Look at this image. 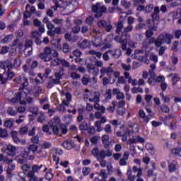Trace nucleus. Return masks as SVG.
<instances>
[{"label":"nucleus","mask_w":181,"mask_h":181,"mask_svg":"<svg viewBox=\"0 0 181 181\" xmlns=\"http://www.w3.org/2000/svg\"><path fill=\"white\" fill-rule=\"evenodd\" d=\"M16 83L18 84H21L23 88H20L19 92L15 95L13 92L8 91L6 93V97L8 99L11 103H20V104H26V102H22V98H25L26 97V92L23 90H26L25 87H28L29 86V81L28 78L25 76V75H21L19 77L15 79ZM10 95V97H8Z\"/></svg>","instance_id":"f257e3e1"},{"label":"nucleus","mask_w":181,"mask_h":181,"mask_svg":"<svg viewBox=\"0 0 181 181\" xmlns=\"http://www.w3.org/2000/svg\"><path fill=\"white\" fill-rule=\"evenodd\" d=\"M13 69V64L11 59L0 62V81L1 84H5L8 80H11L15 77V73L11 71Z\"/></svg>","instance_id":"f03ea898"},{"label":"nucleus","mask_w":181,"mask_h":181,"mask_svg":"<svg viewBox=\"0 0 181 181\" xmlns=\"http://www.w3.org/2000/svg\"><path fill=\"white\" fill-rule=\"evenodd\" d=\"M132 29H134V26L129 25L124 28V31L122 33L121 36L117 35L114 38L115 42L121 43L122 50H125L127 49L128 40L131 39V35L128 34V32H132Z\"/></svg>","instance_id":"7ed1b4c3"},{"label":"nucleus","mask_w":181,"mask_h":181,"mask_svg":"<svg viewBox=\"0 0 181 181\" xmlns=\"http://www.w3.org/2000/svg\"><path fill=\"white\" fill-rule=\"evenodd\" d=\"M91 153L97 160H101L105 158H111V156H112V150L107 148L106 150L102 149L100 151L98 147H95L92 149Z\"/></svg>","instance_id":"20e7f679"},{"label":"nucleus","mask_w":181,"mask_h":181,"mask_svg":"<svg viewBox=\"0 0 181 181\" xmlns=\"http://www.w3.org/2000/svg\"><path fill=\"white\" fill-rule=\"evenodd\" d=\"M173 37V35L172 34L165 33H160L156 39V47H160L163 43L170 45Z\"/></svg>","instance_id":"39448f33"},{"label":"nucleus","mask_w":181,"mask_h":181,"mask_svg":"<svg viewBox=\"0 0 181 181\" xmlns=\"http://www.w3.org/2000/svg\"><path fill=\"white\" fill-rule=\"evenodd\" d=\"M100 71L101 75L99 76V78H103L106 74L110 78H113V83H115V78L119 77V71H114V69L111 66H108L107 68L102 67Z\"/></svg>","instance_id":"423d86ee"},{"label":"nucleus","mask_w":181,"mask_h":181,"mask_svg":"<svg viewBox=\"0 0 181 181\" xmlns=\"http://www.w3.org/2000/svg\"><path fill=\"white\" fill-rule=\"evenodd\" d=\"M85 92L86 93L84 94V100H88L90 103H100V92L95 91L94 93L90 92L88 89H86Z\"/></svg>","instance_id":"0eeeda50"},{"label":"nucleus","mask_w":181,"mask_h":181,"mask_svg":"<svg viewBox=\"0 0 181 181\" xmlns=\"http://www.w3.org/2000/svg\"><path fill=\"white\" fill-rule=\"evenodd\" d=\"M153 43L156 46V39L154 37L144 39L142 42L143 49H144L145 52L153 50V46H152Z\"/></svg>","instance_id":"6e6552de"},{"label":"nucleus","mask_w":181,"mask_h":181,"mask_svg":"<svg viewBox=\"0 0 181 181\" xmlns=\"http://www.w3.org/2000/svg\"><path fill=\"white\" fill-rule=\"evenodd\" d=\"M151 69L148 71V73L151 76V78L156 81V83H164L165 82V76H155V70L156 69V65L155 64L150 65Z\"/></svg>","instance_id":"1a4fd4ad"},{"label":"nucleus","mask_w":181,"mask_h":181,"mask_svg":"<svg viewBox=\"0 0 181 181\" xmlns=\"http://www.w3.org/2000/svg\"><path fill=\"white\" fill-rule=\"evenodd\" d=\"M52 54V48L49 47H46L44 49V52L40 54V59L41 60H44V62H50L52 60V57H49Z\"/></svg>","instance_id":"9d476101"},{"label":"nucleus","mask_w":181,"mask_h":181,"mask_svg":"<svg viewBox=\"0 0 181 181\" xmlns=\"http://www.w3.org/2000/svg\"><path fill=\"white\" fill-rule=\"evenodd\" d=\"M1 151L6 153L8 156H15L16 155V147L12 144H9L2 148Z\"/></svg>","instance_id":"9b49d317"},{"label":"nucleus","mask_w":181,"mask_h":181,"mask_svg":"<svg viewBox=\"0 0 181 181\" xmlns=\"http://www.w3.org/2000/svg\"><path fill=\"white\" fill-rule=\"evenodd\" d=\"M52 151L54 152L52 154L53 160L56 162L55 165H59V162H60V158L59 156L63 155V151L56 148H53Z\"/></svg>","instance_id":"f8f14e48"},{"label":"nucleus","mask_w":181,"mask_h":181,"mask_svg":"<svg viewBox=\"0 0 181 181\" xmlns=\"http://www.w3.org/2000/svg\"><path fill=\"white\" fill-rule=\"evenodd\" d=\"M92 11L96 13L95 15V18H100V16L103 15V12H105V11H107V8H105V6L99 7L98 6H93L92 7Z\"/></svg>","instance_id":"ddd939ff"},{"label":"nucleus","mask_w":181,"mask_h":181,"mask_svg":"<svg viewBox=\"0 0 181 181\" xmlns=\"http://www.w3.org/2000/svg\"><path fill=\"white\" fill-rule=\"evenodd\" d=\"M88 71L89 73H92L94 77H97L100 74V69L98 67L95 66V65L93 64H87Z\"/></svg>","instance_id":"4468645a"},{"label":"nucleus","mask_w":181,"mask_h":181,"mask_svg":"<svg viewBox=\"0 0 181 181\" xmlns=\"http://www.w3.org/2000/svg\"><path fill=\"white\" fill-rule=\"evenodd\" d=\"M109 51L112 59H119L122 56V52L120 49H109Z\"/></svg>","instance_id":"2eb2a0df"},{"label":"nucleus","mask_w":181,"mask_h":181,"mask_svg":"<svg viewBox=\"0 0 181 181\" xmlns=\"http://www.w3.org/2000/svg\"><path fill=\"white\" fill-rule=\"evenodd\" d=\"M112 94L116 95L117 100H124L125 98V95H124V93L121 92L119 88H114L112 90Z\"/></svg>","instance_id":"dca6fc26"},{"label":"nucleus","mask_w":181,"mask_h":181,"mask_svg":"<svg viewBox=\"0 0 181 181\" xmlns=\"http://www.w3.org/2000/svg\"><path fill=\"white\" fill-rule=\"evenodd\" d=\"M158 28L156 26L153 25L148 27V29L146 31V36L147 39H152V36H153V32H156Z\"/></svg>","instance_id":"f3484780"},{"label":"nucleus","mask_w":181,"mask_h":181,"mask_svg":"<svg viewBox=\"0 0 181 181\" xmlns=\"http://www.w3.org/2000/svg\"><path fill=\"white\" fill-rule=\"evenodd\" d=\"M117 105V112L119 115H124V114H125V109H124V107H125V100L119 102Z\"/></svg>","instance_id":"a211bd4d"},{"label":"nucleus","mask_w":181,"mask_h":181,"mask_svg":"<svg viewBox=\"0 0 181 181\" xmlns=\"http://www.w3.org/2000/svg\"><path fill=\"white\" fill-rule=\"evenodd\" d=\"M176 170H177V161L173 160L168 165V172L173 173V172H176Z\"/></svg>","instance_id":"6ab92c4d"},{"label":"nucleus","mask_w":181,"mask_h":181,"mask_svg":"<svg viewBox=\"0 0 181 181\" xmlns=\"http://www.w3.org/2000/svg\"><path fill=\"white\" fill-rule=\"evenodd\" d=\"M64 95L66 99L62 101V105L68 107L71 101V94L70 93H66Z\"/></svg>","instance_id":"aec40b11"},{"label":"nucleus","mask_w":181,"mask_h":181,"mask_svg":"<svg viewBox=\"0 0 181 181\" xmlns=\"http://www.w3.org/2000/svg\"><path fill=\"white\" fill-rule=\"evenodd\" d=\"M78 46L81 49H90L91 47V43H90V40H83L82 42H79Z\"/></svg>","instance_id":"412c9836"},{"label":"nucleus","mask_w":181,"mask_h":181,"mask_svg":"<svg viewBox=\"0 0 181 181\" xmlns=\"http://www.w3.org/2000/svg\"><path fill=\"white\" fill-rule=\"evenodd\" d=\"M139 117H140V118H141L144 122H146V124H148V122L150 121L149 117L145 115V111L143 110L139 111Z\"/></svg>","instance_id":"4be33fe9"},{"label":"nucleus","mask_w":181,"mask_h":181,"mask_svg":"<svg viewBox=\"0 0 181 181\" xmlns=\"http://www.w3.org/2000/svg\"><path fill=\"white\" fill-rule=\"evenodd\" d=\"M16 168V167L15 165V163H10L9 164H8V168L6 170L7 175H8V176H12V172L15 170Z\"/></svg>","instance_id":"5701e85b"},{"label":"nucleus","mask_w":181,"mask_h":181,"mask_svg":"<svg viewBox=\"0 0 181 181\" xmlns=\"http://www.w3.org/2000/svg\"><path fill=\"white\" fill-rule=\"evenodd\" d=\"M102 142L105 148H108V144H110V136L107 134H104L102 136Z\"/></svg>","instance_id":"b1692460"},{"label":"nucleus","mask_w":181,"mask_h":181,"mask_svg":"<svg viewBox=\"0 0 181 181\" xmlns=\"http://www.w3.org/2000/svg\"><path fill=\"white\" fill-rule=\"evenodd\" d=\"M27 177H28L29 181H37L38 180V178L36 176V174H35L32 171H28V173L27 174Z\"/></svg>","instance_id":"393cba45"},{"label":"nucleus","mask_w":181,"mask_h":181,"mask_svg":"<svg viewBox=\"0 0 181 181\" xmlns=\"http://www.w3.org/2000/svg\"><path fill=\"white\" fill-rule=\"evenodd\" d=\"M114 9L115 11H117V12H119V13H122V15H131L132 13L131 12V11H129L128 13L124 12L122 11V8H121L120 7H114L112 9H110V12H114Z\"/></svg>","instance_id":"a878e982"},{"label":"nucleus","mask_w":181,"mask_h":181,"mask_svg":"<svg viewBox=\"0 0 181 181\" xmlns=\"http://www.w3.org/2000/svg\"><path fill=\"white\" fill-rule=\"evenodd\" d=\"M62 146L64 149H67V151H70V149L73 148V142L65 141L62 143Z\"/></svg>","instance_id":"bb28decb"},{"label":"nucleus","mask_w":181,"mask_h":181,"mask_svg":"<svg viewBox=\"0 0 181 181\" xmlns=\"http://www.w3.org/2000/svg\"><path fill=\"white\" fill-rule=\"evenodd\" d=\"M13 39V35L11 34L8 35H6L5 37L1 40V43H3V45H5V43H9V42H12Z\"/></svg>","instance_id":"cd10ccee"},{"label":"nucleus","mask_w":181,"mask_h":181,"mask_svg":"<svg viewBox=\"0 0 181 181\" xmlns=\"http://www.w3.org/2000/svg\"><path fill=\"white\" fill-rule=\"evenodd\" d=\"M42 168H43V165H33L32 166V170H30L29 172H33L34 174L39 173V171Z\"/></svg>","instance_id":"c85d7f7f"},{"label":"nucleus","mask_w":181,"mask_h":181,"mask_svg":"<svg viewBox=\"0 0 181 181\" xmlns=\"http://www.w3.org/2000/svg\"><path fill=\"white\" fill-rule=\"evenodd\" d=\"M127 179L129 181H135V179H136V176L132 175V171L131 169L127 170Z\"/></svg>","instance_id":"c756f323"},{"label":"nucleus","mask_w":181,"mask_h":181,"mask_svg":"<svg viewBox=\"0 0 181 181\" xmlns=\"http://www.w3.org/2000/svg\"><path fill=\"white\" fill-rule=\"evenodd\" d=\"M94 110H96V111H100L102 112H105V107L103 105H100L98 103H95L93 106Z\"/></svg>","instance_id":"7c9ffc66"},{"label":"nucleus","mask_w":181,"mask_h":181,"mask_svg":"<svg viewBox=\"0 0 181 181\" xmlns=\"http://www.w3.org/2000/svg\"><path fill=\"white\" fill-rule=\"evenodd\" d=\"M50 66L51 67H56V66H59V64H60V59H52L51 57V60H50Z\"/></svg>","instance_id":"2f4dec72"},{"label":"nucleus","mask_w":181,"mask_h":181,"mask_svg":"<svg viewBox=\"0 0 181 181\" xmlns=\"http://www.w3.org/2000/svg\"><path fill=\"white\" fill-rule=\"evenodd\" d=\"M171 153L175 156H180L181 158V147H177L171 150Z\"/></svg>","instance_id":"473e14b6"},{"label":"nucleus","mask_w":181,"mask_h":181,"mask_svg":"<svg viewBox=\"0 0 181 181\" xmlns=\"http://www.w3.org/2000/svg\"><path fill=\"white\" fill-rule=\"evenodd\" d=\"M89 54H90L91 56H95L96 57H98V59H101V56H103V54L100 52H96L95 50H90L88 52Z\"/></svg>","instance_id":"72a5a7b5"},{"label":"nucleus","mask_w":181,"mask_h":181,"mask_svg":"<svg viewBox=\"0 0 181 181\" xmlns=\"http://www.w3.org/2000/svg\"><path fill=\"white\" fill-rule=\"evenodd\" d=\"M124 29V23L122 21H119L117 23V29H116V33L117 35H119L121 33V30Z\"/></svg>","instance_id":"f704fd0d"},{"label":"nucleus","mask_w":181,"mask_h":181,"mask_svg":"<svg viewBox=\"0 0 181 181\" xmlns=\"http://www.w3.org/2000/svg\"><path fill=\"white\" fill-rule=\"evenodd\" d=\"M117 104L118 103L117 101H112V106H108L107 107V111H108V112H112L113 111L115 110V107H117Z\"/></svg>","instance_id":"c9c22d12"},{"label":"nucleus","mask_w":181,"mask_h":181,"mask_svg":"<svg viewBox=\"0 0 181 181\" xmlns=\"http://www.w3.org/2000/svg\"><path fill=\"white\" fill-rule=\"evenodd\" d=\"M128 135H131V131H129V129H127L124 134L122 136V141H123V142L128 141Z\"/></svg>","instance_id":"e433bc0d"},{"label":"nucleus","mask_w":181,"mask_h":181,"mask_svg":"<svg viewBox=\"0 0 181 181\" xmlns=\"http://www.w3.org/2000/svg\"><path fill=\"white\" fill-rule=\"evenodd\" d=\"M45 119H46V117H45V113L42 112H40L37 118L38 122L43 124Z\"/></svg>","instance_id":"4c0bfd02"},{"label":"nucleus","mask_w":181,"mask_h":181,"mask_svg":"<svg viewBox=\"0 0 181 181\" xmlns=\"http://www.w3.org/2000/svg\"><path fill=\"white\" fill-rule=\"evenodd\" d=\"M146 28V24L141 23L135 26V30L139 32L140 30H142V29H145Z\"/></svg>","instance_id":"58836bf2"},{"label":"nucleus","mask_w":181,"mask_h":181,"mask_svg":"<svg viewBox=\"0 0 181 181\" xmlns=\"http://www.w3.org/2000/svg\"><path fill=\"white\" fill-rule=\"evenodd\" d=\"M121 67L123 70H124V71H129V70H131V69H132V66H131V64H127L125 63H122L121 64Z\"/></svg>","instance_id":"ea45409f"},{"label":"nucleus","mask_w":181,"mask_h":181,"mask_svg":"<svg viewBox=\"0 0 181 181\" xmlns=\"http://www.w3.org/2000/svg\"><path fill=\"white\" fill-rule=\"evenodd\" d=\"M102 124L103 123L99 122V120L95 122V127L96 128V131H98V132H101V131H103V127H101Z\"/></svg>","instance_id":"a19ab883"},{"label":"nucleus","mask_w":181,"mask_h":181,"mask_svg":"<svg viewBox=\"0 0 181 181\" xmlns=\"http://www.w3.org/2000/svg\"><path fill=\"white\" fill-rule=\"evenodd\" d=\"M79 129L81 131H87L88 129V124L87 122H83L79 125Z\"/></svg>","instance_id":"79ce46f5"},{"label":"nucleus","mask_w":181,"mask_h":181,"mask_svg":"<svg viewBox=\"0 0 181 181\" xmlns=\"http://www.w3.org/2000/svg\"><path fill=\"white\" fill-rule=\"evenodd\" d=\"M90 172H91V168L88 167H84L82 168V173L83 176H88V175H90Z\"/></svg>","instance_id":"37998d69"},{"label":"nucleus","mask_w":181,"mask_h":181,"mask_svg":"<svg viewBox=\"0 0 181 181\" xmlns=\"http://www.w3.org/2000/svg\"><path fill=\"white\" fill-rule=\"evenodd\" d=\"M150 60L153 62L154 63H158V55L155 54V53L151 52L149 55Z\"/></svg>","instance_id":"c03bdc74"},{"label":"nucleus","mask_w":181,"mask_h":181,"mask_svg":"<svg viewBox=\"0 0 181 181\" xmlns=\"http://www.w3.org/2000/svg\"><path fill=\"white\" fill-rule=\"evenodd\" d=\"M100 139V137L98 136H93L90 138V144L93 145H97L98 144V140Z\"/></svg>","instance_id":"a18cd8bd"},{"label":"nucleus","mask_w":181,"mask_h":181,"mask_svg":"<svg viewBox=\"0 0 181 181\" xmlns=\"http://www.w3.org/2000/svg\"><path fill=\"white\" fill-rule=\"evenodd\" d=\"M105 100H111L112 98V90L111 89H108L105 95Z\"/></svg>","instance_id":"49530a36"},{"label":"nucleus","mask_w":181,"mask_h":181,"mask_svg":"<svg viewBox=\"0 0 181 181\" xmlns=\"http://www.w3.org/2000/svg\"><path fill=\"white\" fill-rule=\"evenodd\" d=\"M90 81H91V78L88 76H85L82 78V83L84 86H87Z\"/></svg>","instance_id":"de8ad7c7"},{"label":"nucleus","mask_w":181,"mask_h":181,"mask_svg":"<svg viewBox=\"0 0 181 181\" xmlns=\"http://www.w3.org/2000/svg\"><path fill=\"white\" fill-rule=\"evenodd\" d=\"M144 10L146 12V13H151V12H152V11H153V4H150L147 5L146 6V8H144Z\"/></svg>","instance_id":"09e8293b"},{"label":"nucleus","mask_w":181,"mask_h":181,"mask_svg":"<svg viewBox=\"0 0 181 181\" xmlns=\"http://www.w3.org/2000/svg\"><path fill=\"white\" fill-rule=\"evenodd\" d=\"M180 5H181V0H175L170 4V8H176V6H179Z\"/></svg>","instance_id":"8fccbe9b"},{"label":"nucleus","mask_w":181,"mask_h":181,"mask_svg":"<svg viewBox=\"0 0 181 181\" xmlns=\"http://www.w3.org/2000/svg\"><path fill=\"white\" fill-rule=\"evenodd\" d=\"M110 49L106 51L103 54V59L105 62H109L110 61Z\"/></svg>","instance_id":"3c124183"},{"label":"nucleus","mask_w":181,"mask_h":181,"mask_svg":"<svg viewBox=\"0 0 181 181\" xmlns=\"http://www.w3.org/2000/svg\"><path fill=\"white\" fill-rule=\"evenodd\" d=\"M4 127H6V128H12V127H13V122L11 119L6 120L4 122Z\"/></svg>","instance_id":"603ef678"},{"label":"nucleus","mask_w":181,"mask_h":181,"mask_svg":"<svg viewBox=\"0 0 181 181\" xmlns=\"http://www.w3.org/2000/svg\"><path fill=\"white\" fill-rule=\"evenodd\" d=\"M95 47H98V46H103V42L101 41V37H98L95 40V42L93 43Z\"/></svg>","instance_id":"864d4df0"},{"label":"nucleus","mask_w":181,"mask_h":181,"mask_svg":"<svg viewBox=\"0 0 181 181\" xmlns=\"http://www.w3.org/2000/svg\"><path fill=\"white\" fill-rule=\"evenodd\" d=\"M124 77L125 80H127L129 83H131V80H132V77L131 76V74L128 71H125L124 73Z\"/></svg>","instance_id":"5fc2aeb1"},{"label":"nucleus","mask_w":181,"mask_h":181,"mask_svg":"<svg viewBox=\"0 0 181 181\" xmlns=\"http://www.w3.org/2000/svg\"><path fill=\"white\" fill-rule=\"evenodd\" d=\"M32 40H28L25 42V49L24 50V53H27L28 49H30V47H32Z\"/></svg>","instance_id":"6e6d98bb"},{"label":"nucleus","mask_w":181,"mask_h":181,"mask_svg":"<svg viewBox=\"0 0 181 181\" xmlns=\"http://www.w3.org/2000/svg\"><path fill=\"white\" fill-rule=\"evenodd\" d=\"M99 176L102 177V180L107 179L108 177V175L105 172V170H101L100 173H99Z\"/></svg>","instance_id":"4d7b16f0"},{"label":"nucleus","mask_w":181,"mask_h":181,"mask_svg":"<svg viewBox=\"0 0 181 181\" xmlns=\"http://www.w3.org/2000/svg\"><path fill=\"white\" fill-rule=\"evenodd\" d=\"M179 46V41H175L173 42V47H172V50L173 52H179V48H177Z\"/></svg>","instance_id":"13d9d810"},{"label":"nucleus","mask_w":181,"mask_h":181,"mask_svg":"<svg viewBox=\"0 0 181 181\" xmlns=\"http://www.w3.org/2000/svg\"><path fill=\"white\" fill-rule=\"evenodd\" d=\"M28 131H29V128H28V127L25 126L20 129V134L21 135H26V134H28Z\"/></svg>","instance_id":"bf43d9fd"},{"label":"nucleus","mask_w":181,"mask_h":181,"mask_svg":"<svg viewBox=\"0 0 181 181\" xmlns=\"http://www.w3.org/2000/svg\"><path fill=\"white\" fill-rule=\"evenodd\" d=\"M140 62H144V63H146V64H149V59H148V57L146 56H141L138 58Z\"/></svg>","instance_id":"052dcab7"},{"label":"nucleus","mask_w":181,"mask_h":181,"mask_svg":"<svg viewBox=\"0 0 181 181\" xmlns=\"http://www.w3.org/2000/svg\"><path fill=\"white\" fill-rule=\"evenodd\" d=\"M98 26L99 28H105L107 26V21L104 20L98 21Z\"/></svg>","instance_id":"680f3d73"},{"label":"nucleus","mask_w":181,"mask_h":181,"mask_svg":"<svg viewBox=\"0 0 181 181\" xmlns=\"http://www.w3.org/2000/svg\"><path fill=\"white\" fill-rule=\"evenodd\" d=\"M64 21L63 18H54L52 20L53 23L55 25H62Z\"/></svg>","instance_id":"e2e57ef3"},{"label":"nucleus","mask_w":181,"mask_h":181,"mask_svg":"<svg viewBox=\"0 0 181 181\" xmlns=\"http://www.w3.org/2000/svg\"><path fill=\"white\" fill-rule=\"evenodd\" d=\"M121 4L125 8V9H128V8L131 6V3L126 0H122Z\"/></svg>","instance_id":"0e129e2a"},{"label":"nucleus","mask_w":181,"mask_h":181,"mask_svg":"<svg viewBox=\"0 0 181 181\" xmlns=\"http://www.w3.org/2000/svg\"><path fill=\"white\" fill-rule=\"evenodd\" d=\"M9 52V47L4 46L1 47L0 54H6Z\"/></svg>","instance_id":"69168bd1"},{"label":"nucleus","mask_w":181,"mask_h":181,"mask_svg":"<svg viewBox=\"0 0 181 181\" xmlns=\"http://www.w3.org/2000/svg\"><path fill=\"white\" fill-rule=\"evenodd\" d=\"M146 1L145 0H134V6H139L142 4H145Z\"/></svg>","instance_id":"338daca9"},{"label":"nucleus","mask_w":181,"mask_h":181,"mask_svg":"<svg viewBox=\"0 0 181 181\" xmlns=\"http://www.w3.org/2000/svg\"><path fill=\"white\" fill-rule=\"evenodd\" d=\"M174 36L175 37V39H180V36H181V30H176L174 32Z\"/></svg>","instance_id":"774afa93"}]
</instances>
